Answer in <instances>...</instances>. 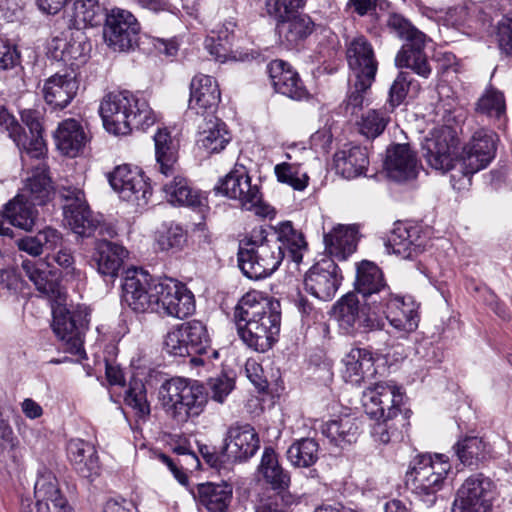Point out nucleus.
Wrapping results in <instances>:
<instances>
[{"mask_svg": "<svg viewBox=\"0 0 512 512\" xmlns=\"http://www.w3.org/2000/svg\"><path fill=\"white\" fill-rule=\"evenodd\" d=\"M234 320L244 344L256 352H266L280 332V302L261 292L250 291L238 301Z\"/></svg>", "mask_w": 512, "mask_h": 512, "instance_id": "f257e3e1", "label": "nucleus"}, {"mask_svg": "<svg viewBox=\"0 0 512 512\" xmlns=\"http://www.w3.org/2000/svg\"><path fill=\"white\" fill-rule=\"evenodd\" d=\"M404 393L394 382H379L363 391L361 402L365 413L377 422L371 435L375 441L387 444L403 438L408 417L402 413Z\"/></svg>", "mask_w": 512, "mask_h": 512, "instance_id": "f03ea898", "label": "nucleus"}, {"mask_svg": "<svg viewBox=\"0 0 512 512\" xmlns=\"http://www.w3.org/2000/svg\"><path fill=\"white\" fill-rule=\"evenodd\" d=\"M99 112L105 129L114 135L144 131L155 122L148 102L127 90L107 94L101 101Z\"/></svg>", "mask_w": 512, "mask_h": 512, "instance_id": "7ed1b4c3", "label": "nucleus"}, {"mask_svg": "<svg viewBox=\"0 0 512 512\" xmlns=\"http://www.w3.org/2000/svg\"><path fill=\"white\" fill-rule=\"evenodd\" d=\"M159 399L166 414L182 424L204 411L207 392L196 380L174 377L160 386Z\"/></svg>", "mask_w": 512, "mask_h": 512, "instance_id": "20e7f679", "label": "nucleus"}, {"mask_svg": "<svg viewBox=\"0 0 512 512\" xmlns=\"http://www.w3.org/2000/svg\"><path fill=\"white\" fill-rule=\"evenodd\" d=\"M164 349L173 356L190 357L195 366L218 357V352L211 347L206 324L196 319L183 322L169 331L165 336Z\"/></svg>", "mask_w": 512, "mask_h": 512, "instance_id": "39448f33", "label": "nucleus"}, {"mask_svg": "<svg viewBox=\"0 0 512 512\" xmlns=\"http://www.w3.org/2000/svg\"><path fill=\"white\" fill-rule=\"evenodd\" d=\"M264 230H254L249 239L240 241L237 253L238 266L249 279L258 280L275 272L284 259L278 242L263 236Z\"/></svg>", "mask_w": 512, "mask_h": 512, "instance_id": "423d86ee", "label": "nucleus"}, {"mask_svg": "<svg viewBox=\"0 0 512 512\" xmlns=\"http://www.w3.org/2000/svg\"><path fill=\"white\" fill-rule=\"evenodd\" d=\"M386 26L390 33L405 41L395 57L396 66L410 68L419 76L427 78L431 67L424 52L426 35L396 13L388 15Z\"/></svg>", "mask_w": 512, "mask_h": 512, "instance_id": "0eeeda50", "label": "nucleus"}, {"mask_svg": "<svg viewBox=\"0 0 512 512\" xmlns=\"http://www.w3.org/2000/svg\"><path fill=\"white\" fill-rule=\"evenodd\" d=\"M89 321L90 310L85 305H59L53 309V332L62 342L64 351L76 355L79 359L86 358L84 338Z\"/></svg>", "mask_w": 512, "mask_h": 512, "instance_id": "6e6552de", "label": "nucleus"}, {"mask_svg": "<svg viewBox=\"0 0 512 512\" xmlns=\"http://www.w3.org/2000/svg\"><path fill=\"white\" fill-rule=\"evenodd\" d=\"M438 456L433 460L429 455H418L410 464L407 482L411 483L413 492L427 506L437 500V493L443 488L451 465Z\"/></svg>", "mask_w": 512, "mask_h": 512, "instance_id": "1a4fd4ad", "label": "nucleus"}, {"mask_svg": "<svg viewBox=\"0 0 512 512\" xmlns=\"http://www.w3.org/2000/svg\"><path fill=\"white\" fill-rule=\"evenodd\" d=\"M494 485L489 477L476 473L467 477L455 493L451 512H491Z\"/></svg>", "mask_w": 512, "mask_h": 512, "instance_id": "9d476101", "label": "nucleus"}, {"mask_svg": "<svg viewBox=\"0 0 512 512\" xmlns=\"http://www.w3.org/2000/svg\"><path fill=\"white\" fill-rule=\"evenodd\" d=\"M156 292L155 310L168 316L183 319L195 311V297L188 287L173 278L159 279L153 287Z\"/></svg>", "mask_w": 512, "mask_h": 512, "instance_id": "9b49d317", "label": "nucleus"}, {"mask_svg": "<svg viewBox=\"0 0 512 512\" xmlns=\"http://www.w3.org/2000/svg\"><path fill=\"white\" fill-rule=\"evenodd\" d=\"M458 144L456 133L451 127L435 128L422 143L423 157L431 168L448 172L457 161Z\"/></svg>", "mask_w": 512, "mask_h": 512, "instance_id": "f8f14e48", "label": "nucleus"}, {"mask_svg": "<svg viewBox=\"0 0 512 512\" xmlns=\"http://www.w3.org/2000/svg\"><path fill=\"white\" fill-rule=\"evenodd\" d=\"M216 195L239 201L246 210L257 209L262 201V194L257 184L251 183L247 168L235 164L233 169L214 186Z\"/></svg>", "mask_w": 512, "mask_h": 512, "instance_id": "ddd939ff", "label": "nucleus"}, {"mask_svg": "<svg viewBox=\"0 0 512 512\" xmlns=\"http://www.w3.org/2000/svg\"><path fill=\"white\" fill-rule=\"evenodd\" d=\"M157 282L142 268H131L125 272L122 282V304L136 313L155 310Z\"/></svg>", "mask_w": 512, "mask_h": 512, "instance_id": "4468645a", "label": "nucleus"}, {"mask_svg": "<svg viewBox=\"0 0 512 512\" xmlns=\"http://www.w3.org/2000/svg\"><path fill=\"white\" fill-rule=\"evenodd\" d=\"M104 19L103 35L109 47L128 51L137 44L140 24L130 11L116 7L106 13Z\"/></svg>", "mask_w": 512, "mask_h": 512, "instance_id": "2eb2a0df", "label": "nucleus"}, {"mask_svg": "<svg viewBox=\"0 0 512 512\" xmlns=\"http://www.w3.org/2000/svg\"><path fill=\"white\" fill-rule=\"evenodd\" d=\"M498 136L489 129L476 130L470 140L463 146L460 162L465 175H473L485 169L494 159Z\"/></svg>", "mask_w": 512, "mask_h": 512, "instance_id": "dca6fc26", "label": "nucleus"}, {"mask_svg": "<svg viewBox=\"0 0 512 512\" xmlns=\"http://www.w3.org/2000/svg\"><path fill=\"white\" fill-rule=\"evenodd\" d=\"M91 49V42L81 28H69L60 36L53 37L48 44L51 57L70 65L72 69L87 62Z\"/></svg>", "mask_w": 512, "mask_h": 512, "instance_id": "f3484780", "label": "nucleus"}, {"mask_svg": "<svg viewBox=\"0 0 512 512\" xmlns=\"http://www.w3.org/2000/svg\"><path fill=\"white\" fill-rule=\"evenodd\" d=\"M59 194L65 201L64 217L74 233L83 237L91 236L96 231L97 220L92 217L83 190L73 186H62Z\"/></svg>", "mask_w": 512, "mask_h": 512, "instance_id": "a211bd4d", "label": "nucleus"}, {"mask_svg": "<svg viewBox=\"0 0 512 512\" xmlns=\"http://www.w3.org/2000/svg\"><path fill=\"white\" fill-rule=\"evenodd\" d=\"M108 179L123 200L135 202L138 206L146 205L152 195V188L138 167L118 166Z\"/></svg>", "mask_w": 512, "mask_h": 512, "instance_id": "6ab92c4d", "label": "nucleus"}, {"mask_svg": "<svg viewBox=\"0 0 512 512\" xmlns=\"http://www.w3.org/2000/svg\"><path fill=\"white\" fill-rule=\"evenodd\" d=\"M341 281V270L335 260L322 258L306 273L304 286L306 291L314 297L328 301L335 296Z\"/></svg>", "mask_w": 512, "mask_h": 512, "instance_id": "aec40b11", "label": "nucleus"}, {"mask_svg": "<svg viewBox=\"0 0 512 512\" xmlns=\"http://www.w3.org/2000/svg\"><path fill=\"white\" fill-rule=\"evenodd\" d=\"M259 447V436L251 425L234 423L226 431L221 455L231 462H244L253 457Z\"/></svg>", "mask_w": 512, "mask_h": 512, "instance_id": "412c9836", "label": "nucleus"}, {"mask_svg": "<svg viewBox=\"0 0 512 512\" xmlns=\"http://www.w3.org/2000/svg\"><path fill=\"white\" fill-rule=\"evenodd\" d=\"M427 242V235L419 225L398 221L394 223L385 245L399 257L413 259L425 250Z\"/></svg>", "mask_w": 512, "mask_h": 512, "instance_id": "4be33fe9", "label": "nucleus"}, {"mask_svg": "<svg viewBox=\"0 0 512 512\" xmlns=\"http://www.w3.org/2000/svg\"><path fill=\"white\" fill-rule=\"evenodd\" d=\"M333 314L346 333L367 332L376 327L375 319L356 294L347 293L333 306Z\"/></svg>", "mask_w": 512, "mask_h": 512, "instance_id": "5701e85b", "label": "nucleus"}, {"mask_svg": "<svg viewBox=\"0 0 512 512\" xmlns=\"http://www.w3.org/2000/svg\"><path fill=\"white\" fill-rule=\"evenodd\" d=\"M346 59L355 78L364 79L366 85L375 81L378 61L372 44L365 36H356L347 43Z\"/></svg>", "mask_w": 512, "mask_h": 512, "instance_id": "b1692460", "label": "nucleus"}, {"mask_svg": "<svg viewBox=\"0 0 512 512\" xmlns=\"http://www.w3.org/2000/svg\"><path fill=\"white\" fill-rule=\"evenodd\" d=\"M379 305V310L396 330L409 333L418 327V305L411 297L392 296L389 293Z\"/></svg>", "mask_w": 512, "mask_h": 512, "instance_id": "393cba45", "label": "nucleus"}, {"mask_svg": "<svg viewBox=\"0 0 512 512\" xmlns=\"http://www.w3.org/2000/svg\"><path fill=\"white\" fill-rule=\"evenodd\" d=\"M384 170L388 178L395 182L413 180L418 174L416 153L409 144H392L386 150Z\"/></svg>", "mask_w": 512, "mask_h": 512, "instance_id": "a878e982", "label": "nucleus"}, {"mask_svg": "<svg viewBox=\"0 0 512 512\" xmlns=\"http://www.w3.org/2000/svg\"><path fill=\"white\" fill-rule=\"evenodd\" d=\"M267 73L276 92L297 101L309 97L299 74L288 62L280 59L271 61L267 65Z\"/></svg>", "mask_w": 512, "mask_h": 512, "instance_id": "bb28decb", "label": "nucleus"}, {"mask_svg": "<svg viewBox=\"0 0 512 512\" xmlns=\"http://www.w3.org/2000/svg\"><path fill=\"white\" fill-rule=\"evenodd\" d=\"M22 122L29 129L25 131V143L19 145L23 164L29 159L40 160L47 153V147L43 138V112L40 109H24L20 113Z\"/></svg>", "mask_w": 512, "mask_h": 512, "instance_id": "cd10ccee", "label": "nucleus"}, {"mask_svg": "<svg viewBox=\"0 0 512 512\" xmlns=\"http://www.w3.org/2000/svg\"><path fill=\"white\" fill-rule=\"evenodd\" d=\"M221 93L216 80L204 74L193 77L190 83L189 109L202 116L214 115Z\"/></svg>", "mask_w": 512, "mask_h": 512, "instance_id": "c85d7f7f", "label": "nucleus"}, {"mask_svg": "<svg viewBox=\"0 0 512 512\" xmlns=\"http://www.w3.org/2000/svg\"><path fill=\"white\" fill-rule=\"evenodd\" d=\"M315 23L307 14H296L277 22L280 44L288 49H299L315 31Z\"/></svg>", "mask_w": 512, "mask_h": 512, "instance_id": "c756f323", "label": "nucleus"}, {"mask_svg": "<svg viewBox=\"0 0 512 512\" xmlns=\"http://www.w3.org/2000/svg\"><path fill=\"white\" fill-rule=\"evenodd\" d=\"M78 83L71 74H54L47 78L42 87L45 103L53 110H63L74 99Z\"/></svg>", "mask_w": 512, "mask_h": 512, "instance_id": "7c9ffc66", "label": "nucleus"}, {"mask_svg": "<svg viewBox=\"0 0 512 512\" xmlns=\"http://www.w3.org/2000/svg\"><path fill=\"white\" fill-rule=\"evenodd\" d=\"M36 161L38 163L32 167L31 175L26 178L23 187L19 190L18 199L26 200L35 206H42L50 201L52 186L44 158Z\"/></svg>", "mask_w": 512, "mask_h": 512, "instance_id": "2f4dec72", "label": "nucleus"}, {"mask_svg": "<svg viewBox=\"0 0 512 512\" xmlns=\"http://www.w3.org/2000/svg\"><path fill=\"white\" fill-rule=\"evenodd\" d=\"M166 179L162 183V191L169 203L194 209L205 206L206 198L192 187L190 181L181 175L179 170Z\"/></svg>", "mask_w": 512, "mask_h": 512, "instance_id": "473e14b6", "label": "nucleus"}, {"mask_svg": "<svg viewBox=\"0 0 512 512\" xmlns=\"http://www.w3.org/2000/svg\"><path fill=\"white\" fill-rule=\"evenodd\" d=\"M358 227L356 225L338 224L324 234L325 251L328 258L344 261L357 249Z\"/></svg>", "mask_w": 512, "mask_h": 512, "instance_id": "72a5a7b5", "label": "nucleus"}, {"mask_svg": "<svg viewBox=\"0 0 512 512\" xmlns=\"http://www.w3.org/2000/svg\"><path fill=\"white\" fill-rule=\"evenodd\" d=\"M22 269L26 276L35 285L36 289L50 299L61 296V286L57 271L43 261L23 260Z\"/></svg>", "mask_w": 512, "mask_h": 512, "instance_id": "f704fd0d", "label": "nucleus"}, {"mask_svg": "<svg viewBox=\"0 0 512 512\" xmlns=\"http://www.w3.org/2000/svg\"><path fill=\"white\" fill-rule=\"evenodd\" d=\"M198 128L197 144L207 154L220 153L231 140L226 124L214 115L204 116Z\"/></svg>", "mask_w": 512, "mask_h": 512, "instance_id": "c9c22d12", "label": "nucleus"}, {"mask_svg": "<svg viewBox=\"0 0 512 512\" xmlns=\"http://www.w3.org/2000/svg\"><path fill=\"white\" fill-rule=\"evenodd\" d=\"M355 290L365 299L374 295H382L381 300L389 295V288L384 280L381 269L369 260L356 264Z\"/></svg>", "mask_w": 512, "mask_h": 512, "instance_id": "e433bc0d", "label": "nucleus"}, {"mask_svg": "<svg viewBox=\"0 0 512 512\" xmlns=\"http://www.w3.org/2000/svg\"><path fill=\"white\" fill-rule=\"evenodd\" d=\"M155 159L159 173L169 178L179 170V141L166 129H158L154 135Z\"/></svg>", "mask_w": 512, "mask_h": 512, "instance_id": "4c0bfd02", "label": "nucleus"}, {"mask_svg": "<svg viewBox=\"0 0 512 512\" xmlns=\"http://www.w3.org/2000/svg\"><path fill=\"white\" fill-rule=\"evenodd\" d=\"M127 256V250L116 243L98 240L95 243L92 261L97 271L104 277L115 278Z\"/></svg>", "mask_w": 512, "mask_h": 512, "instance_id": "58836bf2", "label": "nucleus"}, {"mask_svg": "<svg viewBox=\"0 0 512 512\" xmlns=\"http://www.w3.org/2000/svg\"><path fill=\"white\" fill-rule=\"evenodd\" d=\"M68 458L75 470L85 478L99 474L100 462L96 448L82 439H72L67 445Z\"/></svg>", "mask_w": 512, "mask_h": 512, "instance_id": "ea45409f", "label": "nucleus"}, {"mask_svg": "<svg viewBox=\"0 0 512 512\" xmlns=\"http://www.w3.org/2000/svg\"><path fill=\"white\" fill-rule=\"evenodd\" d=\"M54 139L58 150L68 157H76L87 141L83 127L75 119L62 121L54 133Z\"/></svg>", "mask_w": 512, "mask_h": 512, "instance_id": "a19ab883", "label": "nucleus"}, {"mask_svg": "<svg viewBox=\"0 0 512 512\" xmlns=\"http://www.w3.org/2000/svg\"><path fill=\"white\" fill-rule=\"evenodd\" d=\"M333 163L338 174L343 178L353 179L365 173L369 159L366 149L355 146L336 152Z\"/></svg>", "mask_w": 512, "mask_h": 512, "instance_id": "79ce46f5", "label": "nucleus"}, {"mask_svg": "<svg viewBox=\"0 0 512 512\" xmlns=\"http://www.w3.org/2000/svg\"><path fill=\"white\" fill-rule=\"evenodd\" d=\"M272 241L278 242V247L284 252V257H289L295 263L302 261L307 243L303 233L296 230L290 221L282 222L275 228V239Z\"/></svg>", "mask_w": 512, "mask_h": 512, "instance_id": "37998d69", "label": "nucleus"}, {"mask_svg": "<svg viewBox=\"0 0 512 512\" xmlns=\"http://www.w3.org/2000/svg\"><path fill=\"white\" fill-rule=\"evenodd\" d=\"M199 504L208 512H226L232 498V488L227 483H201L197 486Z\"/></svg>", "mask_w": 512, "mask_h": 512, "instance_id": "c03bdc74", "label": "nucleus"}, {"mask_svg": "<svg viewBox=\"0 0 512 512\" xmlns=\"http://www.w3.org/2000/svg\"><path fill=\"white\" fill-rule=\"evenodd\" d=\"M454 448L458 459L465 466L478 467L491 458L490 444L478 436H466L458 440Z\"/></svg>", "mask_w": 512, "mask_h": 512, "instance_id": "a18cd8bd", "label": "nucleus"}, {"mask_svg": "<svg viewBox=\"0 0 512 512\" xmlns=\"http://www.w3.org/2000/svg\"><path fill=\"white\" fill-rule=\"evenodd\" d=\"M345 365L344 377L351 383H359L367 375H372L374 357L366 348H352L343 359Z\"/></svg>", "mask_w": 512, "mask_h": 512, "instance_id": "49530a36", "label": "nucleus"}, {"mask_svg": "<svg viewBox=\"0 0 512 512\" xmlns=\"http://www.w3.org/2000/svg\"><path fill=\"white\" fill-rule=\"evenodd\" d=\"M258 472L274 490H283L289 485L290 477L279 464L277 454L272 447H265Z\"/></svg>", "mask_w": 512, "mask_h": 512, "instance_id": "de8ad7c7", "label": "nucleus"}, {"mask_svg": "<svg viewBox=\"0 0 512 512\" xmlns=\"http://www.w3.org/2000/svg\"><path fill=\"white\" fill-rule=\"evenodd\" d=\"M322 433L337 446L356 442L359 435V425L356 418L344 415L338 419L328 421Z\"/></svg>", "mask_w": 512, "mask_h": 512, "instance_id": "09e8293b", "label": "nucleus"}, {"mask_svg": "<svg viewBox=\"0 0 512 512\" xmlns=\"http://www.w3.org/2000/svg\"><path fill=\"white\" fill-rule=\"evenodd\" d=\"M106 16L105 8L99 0H75L73 4L72 25L82 30L88 26L100 25Z\"/></svg>", "mask_w": 512, "mask_h": 512, "instance_id": "8fccbe9b", "label": "nucleus"}, {"mask_svg": "<svg viewBox=\"0 0 512 512\" xmlns=\"http://www.w3.org/2000/svg\"><path fill=\"white\" fill-rule=\"evenodd\" d=\"M37 214L35 205L26 200L18 199V194L5 205L3 211V215L9 224L26 231H30L35 225Z\"/></svg>", "mask_w": 512, "mask_h": 512, "instance_id": "3c124183", "label": "nucleus"}, {"mask_svg": "<svg viewBox=\"0 0 512 512\" xmlns=\"http://www.w3.org/2000/svg\"><path fill=\"white\" fill-rule=\"evenodd\" d=\"M475 111L488 118L501 120L506 115L504 93L493 86H488L477 100Z\"/></svg>", "mask_w": 512, "mask_h": 512, "instance_id": "603ef678", "label": "nucleus"}, {"mask_svg": "<svg viewBox=\"0 0 512 512\" xmlns=\"http://www.w3.org/2000/svg\"><path fill=\"white\" fill-rule=\"evenodd\" d=\"M319 445L312 438H302L287 450V459L295 467L307 468L318 460Z\"/></svg>", "mask_w": 512, "mask_h": 512, "instance_id": "864d4df0", "label": "nucleus"}, {"mask_svg": "<svg viewBox=\"0 0 512 512\" xmlns=\"http://www.w3.org/2000/svg\"><path fill=\"white\" fill-rule=\"evenodd\" d=\"M277 181L289 185L296 191H303L309 184V176L301 170L300 164L282 162L274 167Z\"/></svg>", "mask_w": 512, "mask_h": 512, "instance_id": "5fc2aeb1", "label": "nucleus"}, {"mask_svg": "<svg viewBox=\"0 0 512 512\" xmlns=\"http://www.w3.org/2000/svg\"><path fill=\"white\" fill-rule=\"evenodd\" d=\"M233 35L227 29L212 31L204 41L207 52L216 60L224 63L232 52Z\"/></svg>", "mask_w": 512, "mask_h": 512, "instance_id": "6e6d98bb", "label": "nucleus"}, {"mask_svg": "<svg viewBox=\"0 0 512 512\" xmlns=\"http://www.w3.org/2000/svg\"><path fill=\"white\" fill-rule=\"evenodd\" d=\"M372 84L373 82H369L366 85L364 79L355 78L354 84L349 87L347 96L341 104V108L346 116H355L362 110L366 100V93Z\"/></svg>", "mask_w": 512, "mask_h": 512, "instance_id": "4d7b16f0", "label": "nucleus"}, {"mask_svg": "<svg viewBox=\"0 0 512 512\" xmlns=\"http://www.w3.org/2000/svg\"><path fill=\"white\" fill-rule=\"evenodd\" d=\"M418 87L409 72L401 71L392 82L388 93V104L393 110L401 105L411 89Z\"/></svg>", "mask_w": 512, "mask_h": 512, "instance_id": "13d9d810", "label": "nucleus"}, {"mask_svg": "<svg viewBox=\"0 0 512 512\" xmlns=\"http://www.w3.org/2000/svg\"><path fill=\"white\" fill-rule=\"evenodd\" d=\"M158 245L162 251H179L187 243V231L177 223H170L159 234Z\"/></svg>", "mask_w": 512, "mask_h": 512, "instance_id": "bf43d9fd", "label": "nucleus"}, {"mask_svg": "<svg viewBox=\"0 0 512 512\" xmlns=\"http://www.w3.org/2000/svg\"><path fill=\"white\" fill-rule=\"evenodd\" d=\"M463 14L466 25L477 33L487 31L492 24V16L482 4L475 2L465 4Z\"/></svg>", "mask_w": 512, "mask_h": 512, "instance_id": "052dcab7", "label": "nucleus"}, {"mask_svg": "<svg viewBox=\"0 0 512 512\" xmlns=\"http://www.w3.org/2000/svg\"><path fill=\"white\" fill-rule=\"evenodd\" d=\"M388 122L389 117L383 111L371 109L363 114L358 125L361 134L374 139L384 132Z\"/></svg>", "mask_w": 512, "mask_h": 512, "instance_id": "680f3d73", "label": "nucleus"}, {"mask_svg": "<svg viewBox=\"0 0 512 512\" xmlns=\"http://www.w3.org/2000/svg\"><path fill=\"white\" fill-rule=\"evenodd\" d=\"M125 403L135 411L139 418H146L150 414L145 386L141 381L135 380L130 383L126 391Z\"/></svg>", "mask_w": 512, "mask_h": 512, "instance_id": "e2e57ef3", "label": "nucleus"}, {"mask_svg": "<svg viewBox=\"0 0 512 512\" xmlns=\"http://www.w3.org/2000/svg\"><path fill=\"white\" fill-rule=\"evenodd\" d=\"M305 0H265V9L269 16L278 21L291 17L304 7Z\"/></svg>", "mask_w": 512, "mask_h": 512, "instance_id": "0e129e2a", "label": "nucleus"}, {"mask_svg": "<svg viewBox=\"0 0 512 512\" xmlns=\"http://www.w3.org/2000/svg\"><path fill=\"white\" fill-rule=\"evenodd\" d=\"M233 389L234 380L225 374L210 377L207 381V396L218 403H223Z\"/></svg>", "mask_w": 512, "mask_h": 512, "instance_id": "69168bd1", "label": "nucleus"}, {"mask_svg": "<svg viewBox=\"0 0 512 512\" xmlns=\"http://www.w3.org/2000/svg\"><path fill=\"white\" fill-rule=\"evenodd\" d=\"M0 132L7 133L17 147L25 143V130L5 108H0Z\"/></svg>", "mask_w": 512, "mask_h": 512, "instance_id": "338daca9", "label": "nucleus"}, {"mask_svg": "<svg viewBox=\"0 0 512 512\" xmlns=\"http://www.w3.org/2000/svg\"><path fill=\"white\" fill-rule=\"evenodd\" d=\"M497 39L502 52L512 57V12L505 14L498 21Z\"/></svg>", "mask_w": 512, "mask_h": 512, "instance_id": "774afa93", "label": "nucleus"}]
</instances>
